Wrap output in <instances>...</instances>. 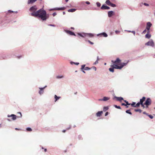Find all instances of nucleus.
<instances>
[{"label": "nucleus", "mask_w": 155, "mask_h": 155, "mask_svg": "<svg viewBox=\"0 0 155 155\" xmlns=\"http://www.w3.org/2000/svg\"><path fill=\"white\" fill-rule=\"evenodd\" d=\"M18 113L19 114H20V116H19V117H21L22 114H21V113H20V112H19Z\"/></svg>", "instance_id": "obj_50"}, {"label": "nucleus", "mask_w": 155, "mask_h": 155, "mask_svg": "<svg viewBox=\"0 0 155 155\" xmlns=\"http://www.w3.org/2000/svg\"><path fill=\"white\" fill-rule=\"evenodd\" d=\"M47 150L46 149H45L44 150V151L45 152H46L47 151Z\"/></svg>", "instance_id": "obj_52"}, {"label": "nucleus", "mask_w": 155, "mask_h": 155, "mask_svg": "<svg viewBox=\"0 0 155 155\" xmlns=\"http://www.w3.org/2000/svg\"><path fill=\"white\" fill-rule=\"evenodd\" d=\"M126 112L128 113V114H132V113L131 112H130V110H127L126 111Z\"/></svg>", "instance_id": "obj_30"}, {"label": "nucleus", "mask_w": 155, "mask_h": 155, "mask_svg": "<svg viewBox=\"0 0 155 155\" xmlns=\"http://www.w3.org/2000/svg\"><path fill=\"white\" fill-rule=\"evenodd\" d=\"M66 2H68V0H65Z\"/></svg>", "instance_id": "obj_55"}, {"label": "nucleus", "mask_w": 155, "mask_h": 155, "mask_svg": "<svg viewBox=\"0 0 155 155\" xmlns=\"http://www.w3.org/2000/svg\"><path fill=\"white\" fill-rule=\"evenodd\" d=\"M86 35L90 37H92L94 36V35L91 33L87 34Z\"/></svg>", "instance_id": "obj_24"}, {"label": "nucleus", "mask_w": 155, "mask_h": 155, "mask_svg": "<svg viewBox=\"0 0 155 155\" xmlns=\"http://www.w3.org/2000/svg\"><path fill=\"white\" fill-rule=\"evenodd\" d=\"M88 42L89 43L91 44V45H93L94 44V43L92 42H91L90 40H88Z\"/></svg>", "instance_id": "obj_41"}, {"label": "nucleus", "mask_w": 155, "mask_h": 155, "mask_svg": "<svg viewBox=\"0 0 155 155\" xmlns=\"http://www.w3.org/2000/svg\"><path fill=\"white\" fill-rule=\"evenodd\" d=\"M63 77V76H57L56 78L58 79H59V78H62Z\"/></svg>", "instance_id": "obj_38"}, {"label": "nucleus", "mask_w": 155, "mask_h": 155, "mask_svg": "<svg viewBox=\"0 0 155 155\" xmlns=\"http://www.w3.org/2000/svg\"><path fill=\"white\" fill-rule=\"evenodd\" d=\"M26 130L28 131H32V129L29 127L27 128Z\"/></svg>", "instance_id": "obj_33"}, {"label": "nucleus", "mask_w": 155, "mask_h": 155, "mask_svg": "<svg viewBox=\"0 0 155 155\" xmlns=\"http://www.w3.org/2000/svg\"><path fill=\"white\" fill-rule=\"evenodd\" d=\"M71 64H72V63H73L74 64H76V65H78L79 64V63H78V62H71Z\"/></svg>", "instance_id": "obj_37"}, {"label": "nucleus", "mask_w": 155, "mask_h": 155, "mask_svg": "<svg viewBox=\"0 0 155 155\" xmlns=\"http://www.w3.org/2000/svg\"><path fill=\"white\" fill-rule=\"evenodd\" d=\"M17 13V12H13V11H12L11 10H9L8 11L7 14H8L9 13Z\"/></svg>", "instance_id": "obj_25"}, {"label": "nucleus", "mask_w": 155, "mask_h": 155, "mask_svg": "<svg viewBox=\"0 0 155 155\" xmlns=\"http://www.w3.org/2000/svg\"><path fill=\"white\" fill-rule=\"evenodd\" d=\"M143 113L144 114H145L146 115H148V114L147 113V112H143Z\"/></svg>", "instance_id": "obj_45"}, {"label": "nucleus", "mask_w": 155, "mask_h": 155, "mask_svg": "<svg viewBox=\"0 0 155 155\" xmlns=\"http://www.w3.org/2000/svg\"><path fill=\"white\" fill-rule=\"evenodd\" d=\"M149 105H146V107H145V108L146 107V108H147L148 107V106Z\"/></svg>", "instance_id": "obj_51"}, {"label": "nucleus", "mask_w": 155, "mask_h": 155, "mask_svg": "<svg viewBox=\"0 0 155 155\" xmlns=\"http://www.w3.org/2000/svg\"><path fill=\"white\" fill-rule=\"evenodd\" d=\"M154 109H155V107L154 108Z\"/></svg>", "instance_id": "obj_64"}, {"label": "nucleus", "mask_w": 155, "mask_h": 155, "mask_svg": "<svg viewBox=\"0 0 155 155\" xmlns=\"http://www.w3.org/2000/svg\"><path fill=\"white\" fill-rule=\"evenodd\" d=\"M46 87V86H45V87L43 88H39L40 89V91L39 92V93L41 95V94L43 93V92H44L43 90Z\"/></svg>", "instance_id": "obj_12"}, {"label": "nucleus", "mask_w": 155, "mask_h": 155, "mask_svg": "<svg viewBox=\"0 0 155 155\" xmlns=\"http://www.w3.org/2000/svg\"><path fill=\"white\" fill-rule=\"evenodd\" d=\"M147 116H148L151 119H153V117L151 115H150L148 114Z\"/></svg>", "instance_id": "obj_36"}, {"label": "nucleus", "mask_w": 155, "mask_h": 155, "mask_svg": "<svg viewBox=\"0 0 155 155\" xmlns=\"http://www.w3.org/2000/svg\"><path fill=\"white\" fill-rule=\"evenodd\" d=\"M83 72L84 73H85V71H83Z\"/></svg>", "instance_id": "obj_59"}, {"label": "nucleus", "mask_w": 155, "mask_h": 155, "mask_svg": "<svg viewBox=\"0 0 155 155\" xmlns=\"http://www.w3.org/2000/svg\"><path fill=\"white\" fill-rule=\"evenodd\" d=\"M65 31L66 32L67 34H68L70 35H74V36H75V34L74 32H72L71 31H70L66 30H65Z\"/></svg>", "instance_id": "obj_7"}, {"label": "nucleus", "mask_w": 155, "mask_h": 155, "mask_svg": "<svg viewBox=\"0 0 155 155\" xmlns=\"http://www.w3.org/2000/svg\"><path fill=\"white\" fill-rule=\"evenodd\" d=\"M105 3L107 5H109V6L110 5L111 3L109 0H107Z\"/></svg>", "instance_id": "obj_20"}, {"label": "nucleus", "mask_w": 155, "mask_h": 155, "mask_svg": "<svg viewBox=\"0 0 155 155\" xmlns=\"http://www.w3.org/2000/svg\"><path fill=\"white\" fill-rule=\"evenodd\" d=\"M77 92H76L75 93H74V94H77Z\"/></svg>", "instance_id": "obj_60"}, {"label": "nucleus", "mask_w": 155, "mask_h": 155, "mask_svg": "<svg viewBox=\"0 0 155 155\" xmlns=\"http://www.w3.org/2000/svg\"><path fill=\"white\" fill-rule=\"evenodd\" d=\"M57 15V13L56 12H54L52 14V15L53 17H54Z\"/></svg>", "instance_id": "obj_44"}, {"label": "nucleus", "mask_w": 155, "mask_h": 155, "mask_svg": "<svg viewBox=\"0 0 155 155\" xmlns=\"http://www.w3.org/2000/svg\"><path fill=\"white\" fill-rule=\"evenodd\" d=\"M65 9V8L63 7L61 8H56L53 9L54 10H64ZM51 10H53V9H51Z\"/></svg>", "instance_id": "obj_13"}, {"label": "nucleus", "mask_w": 155, "mask_h": 155, "mask_svg": "<svg viewBox=\"0 0 155 155\" xmlns=\"http://www.w3.org/2000/svg\"><path fill=\"white\" fill-rule=\"evenodd\" d=\"M121 105H124V106H127V105H126L124 103H122L121 104Z\"/></svg>", "instance_id": "obj_48"}, {"label": "nucleus", "mask_w": 155, "mask_h": 155, "mask_svg": "<svg viewBox=\"0 0 155 155\" xmlns=\"http://www.w3.org/2000/svg\"><path fill=\"white\" fill-rule=\"evenodd\" d=\"M7 120H8V121H11V120H9V119H7Z\"/></svg>", "instance_id": "obj_56"}, {"label": "nucleus", "mask_w": 155, "mask_h": 155, "mask_svg": "<svg viewBox=\"0 0 155 155\" xmlns=\"http://www.w3.org/2000/svg\"><path fill=\"white\" fill-rule=\"evenodd\" d=\"M108 114V112H106V113H105V116H107Z\"/></svg>", "instance_id": "obj_49"}, {"label": "nucleus", "mask_w": 155, "mask_h": 155, "mask_svg": "<svg viewBox=\"0 0 155 155\" xmlns=\"http://www.w3.org/2000/svg\"><path fill=\"white\" fill-rule=\"evenodd\" d=\"M49 26H54H54H55V25H48Z\"/></svg>", "instance_id": "obj_47"}, {"label": "nucleus", "mask_w": 155, "mask_h": 155, "mask_svg": "<svg viewBox=\"0 0 155 155\" xmlns=\"http://www.w3.org/2000/svg\"><path fill=\"white\" fill-rule=\"evenodd\" d=\"M108 100H109V97H103V99H99V101H107Z\"/></svg>", "instance_id": "obj_15"}, {"label": "nucleus", "mask_w": 155, "mask_h": 155, "mask_svg": "<svg viewBox=\"0 0 155 155\" xmlns=\"http://www.w3.org/2000/svg\"><path fill=\"white\" fill-rule=\"evenodd\" d=\"M99 60V59L98 58V57L97 56V59L96 61L94 62V64H98V60Z\"/></svg>", "instance_id": "obj_28"}, {"label": "nucleus", "mask_w": 155, "mask_h": 155, "mask_svg": "<svg viewBox=\"0 0 155 155\" xmlns=\"http://www.w3.org/2000/svg\"><path fill=\"white\" fill-rule=\"evenodd\" d=\"M101 9L103 10L108 9H110V7L108 6L105 5H103L101 7Z\"/></svg>", "instance_id": "obj_10"}, {"label": "nucleus", "mask_w": 155, "mask_h": 155, "mask_svg": "<svg viewBox=\"0 0 155 155\" xmlns=\"http://www.w3.org/2000/svg\"><path fill=\"white\" fill-rule=\"evenodd\" d=\"M151 103V100L150 98H147L144 103V105H150Z\"/></svg>", "instance_id": "obj_4"}, {"label": "nucleus", "mask_w": 155, "mask_h": 155, "mask_svg": "<svg viewBox=\"0 0 155 155\" xmlns=\"http://www.w3.org/2000/svg\"><path fill=\"white\" fill-rule=\"evenodd\" d=\"M76 10V9L73 8L68 10V12H75Z\"/></svg>", "instance_id": "obj_18"}, {"label": "nucleus", "mask_w": 155, "mask_h": 155, "mask_svg": "<svg viewBox=\"0 0 155 155\" xmlns=\"http://www.w3.org/2000/svg\"><path fill=\"white\" fill-rule=\"evenodd\" d=\"M141 4L142 5H144L145 6H149V4H147V3H141L140 5V6H141Z\"/></svg>", "instance_id": "obj_32"}, {"label": "nucleus", "mask_w": 155, "mask_h": 155, "mask_svg": "<svg viewBox=\"0 0 155 155\" xmlns=\"http://www.w3.org/2000/svg\"><path fill=\"white\" fill-rule=\"evenodd\" d=\"M152 26V24L150 22H148L147 23V26L146 29L147 30L148 32L149 33L150 32L149 30L150 27Z\"/></svg>", "instance_id": "obj_6"}, {"label": "nucleus", "mask_w": 155, "mask_h": 155, "mask_svg": "<svg viewBox=\"0 0 155 155\" xmlns=\"http://www.w3.org/2000/svg\"><path fill=\"white\" fill-rule=\"evenodd\" d=\"M121 60L118 58H116L115 61L112 60L111 62L114 65L110 66L111 68L109 69V71L113 72L114 69H121L122 68L126 65L127 62L125 63L124 62L121 63Z\"/></svg>", "instance_id": "obj_2"}, {"label": "nucleus", "mask_w": 155, "mask_h": 155, "mask_svg": "<svg viewBox=\"0 0 155 155\" xmlns=\"http://www.w3.org/2000/svg\"><path fill=\"white\" fill-rule=\"evenodd\" d=\"M100 35H103V36L104 37H107V35L104 32L102 33Z\"/></svg>", "instance_id": "obj_23"}, {"label": "nucleus", "mask_w": 155, "mask_h": 155, "mask_svg": "<svg viewBox=\"0 0 155 155\" xmlns=\"http://www.w3.org/2000/svg\"><path fill=\"white\" fill-rule=\"evenodd\" d=\"M96 5L97 6L99 7L101 6V4L100 3L97 2L96 3Z\"/></svg>", "instance_id": "obj_34"}, {"label": "nucleus", "mask_w": 155, "mask_h": 155, "mask_svg": "<svg viewBox=\"0 0 155 155\" xmlns=\"http://www.w3.org/2000/svg\"><path fill=\"white\" fill-rule=\"evenodd\" d=\"M63 15H65V12H63Z\"/></svg>", "instance_id": "obj_53"}, {"label": "nucleus", "mask_w": 155, "mask_h": 155, "mask_svg": "<svg viewBox=\"0 0 155 155\" xmlns=\"http://www.w3.org/2000/svg\"><path fill=\"white\" fill-rule=\"evenodd\" d=\"M42 149H43V147H42Z\"/></svg>", "instance_id": "obj_63"}, {"label": "nucleus", "mask_w": 155, "mask_h": 155, "mask_svg": "<svg viewBox=\"0 0 155 155\" xmlns=\"http://www.w3.org/2000/svg\"><path fill=\"white\" fill-rule=\"evenodd\" d=\"M114 12L113 11H109L108 12V16L109 17H110L114 15Z\"/></svg>", "instance_id": "obj_11"}, {"label": "nucleus", "mask_w": 155, "mask_h": 155, "mask_svg": "<svg viewBox=\"0 0 155 155\" xmlns=\"http://www.w3.org/2000/svg\"><path fill=\"white\" fill-rule=\"evenodd\" d=\"M135 111L136 112H139L140 113L142 112V110L140 109H135Z\"/></svg>", "instance_id": "obj_27"}, {"label": "nucleus", "mask_w": 155, "mask_h": 155, "mask_svg": "<svg viewBox=\"0 0 155 155\" xmlns=\"http://www.w3.org/2000/svg\"><path fill=\"white\" fill-rule=\"evenodd\" d=\"M15 130H18V129L17 128H15Z\"/></svg>", "instance_id": "obj_61"}, {"label": "nucleus", "mask_w": 155, "mask_h": 155, "mask_svg": "<svg viewBox=\"0 0 155 155\" xmlns=\"http://www.w3.org/2000/svg\"><path fill=\"white\" fill-rule=\"evenodd\" d=\"M146 99V98L145 97H143L142 99L140 100V101L137 104V106H140V105H141V106H142L143 108H144L145 106H144V103H143V102L145 101Z\"/></svg>", "instance_id": "obj_3"}, {"label": "nucleus", "mask_w": 155, "mask_h": 155, "mask_svg": "<svg viewBox=\"0 0 155 155\" xmlns=\"http://www.w3.org/2000/svg\"><path fill=\"white\" fill-rule=\"evenodd\" d=\"M115 32L116 34H118L120 32V31H119L116 30L115 31Z\"/></svg>", "instance_id": "obj_42"}, {"label": "nucleus", "mask_w": 155, "mask_h": 155, "mask_svg": "<svg viewBox=\"0 0 155 155\" xmlns=\"http://www.w3.org/2000/svg\"><path fill=\"white\" fill-rule=\"evenodd\" d=\"M91 68L94 69L95 71L96 70V68L95 67H93Z\"/></svg>", "instance_id": "obj_43"}, {"label": "nucleus", "mask_w": 155, "mask_h": 155, "mask_svg": "<svg viewBox=\"0 0 155 155\" xmlns=\"http://www.w3.org/2000/svg\"><path fill=\"white\" fill-rule=\"evenodd\" d=\"M38 8L36 5L31 6L29 9V11L31 12L30 15L33 17H38L42 20H46L48 16H47L46 11L42 9L37 11Z\"/></svg>", "instance_id": "obj_1"}, {"label": "nucleus", "mask_w": 155, "mask_h": 155, "mask_svg": "<svg viewBox=\"0 0 155 155\" xmlns=\"http://www.w3.org/2000/svg\"><path fill=\"white\" fill-rule=\"evenodd\" d=\"M125 101V102L126 103L125 104L127 106L128 105H130V104L128 103L127 101Z\"/></svg>", "instance_id": "obj_35"}, {"label": "nucleus", "mask_w": 155, "mask_h": 155, "mask_svg": "<svg viewBox=\"0 0 155 155\" xmlns=\"http://www.w3.org/2000/svg\"><path fill=\"white\" fill-rule=\"evenodd\" d=\"M8 117H12V120H15L16 119L17 116L14 114H12L11 115H8L7 116Z\"/></svg>", "instance_id": "obj_9"}, {"label": "nucleus", "mask_w": 155, "mask_h": 155, "mask_svg": "<svg viewBox=\"0 0 155 155\" xmlns=\"http://www.w3.org/2000/svg\"><path fill=\"white\" fill-rule=\"evenodd\" d=\"M85 3L87 4V5H89L90 4V2H89L87 1L85 2Z\"/></svg>", "instance_id": "obj_46"}, {"label": "nucleus", "mask_w": 155, "mask_h": 155, "mask_svg": "<svg viewBox=\"0 0 155 155\" xmlns=\"http://www.w3.org/2000/svg\"><path fill=\"white\" fill-rule=\"evenodd\" d=\"M117 100L121 102V101L123 100V98L122 97H116Z\"/></svg>", "instance_id": "obj_17"}, {"label": "nucleus", "mask_w": 155, "mask_h": 155, "mask_svg": "<svg viewBox=\"0 0 155 155\" xmlns=\"http://www.w3.org/2000/svg\"><path fill=\"white\" fill-rule=\"evenodd\" d=\"M110 6H111L113 7H115L116 6V5L113 3H111Z\"/></svg>", "instance_id": "obj_39"}, {"label": "nucleus", "mask_w": 155, "mask_h": 155, "mask_svg": "<svg viewBox=\"0 0 155 155\" xmlns=\"http://www.w3.org/2000/svg\"><path fill=\"white\" fill-rule=\"evenodd\" d=\"M108 109V108L107 107H104L103 108V111H105L107 110Z\"/></svg>", "instance_id": "obj_31"}, {"label": "nucleus", "mask_w": 155, "mask_h": 155, "mask_svg": "<svg viewBox=\"0 0 155 155\" xmlns=\"http://www.w3.org/2000/svg\"><path fill=\"white\" fill-rule=\"evenodd\" d=\"M147 32V29H146L144 30L143 31V32H142V34H145L146 33V32Z\"/></svg>", "instance_id": "obj_40"}, {"label": "nucleus", "mask_w": 155, "mask_h": 155, "mask_svg": "<svg viewBox=\"0 0 155 155\" xmlns=\"http://www.w3.org/2000/svg\"><path fill=\"white\" fill-rule=\"evenodd\" d=\"M133 32L134 34H135V31H133Z\"/></svg>", "instance_id": "obj_57"}, {"label": "nucleus", "mask_w": 155, "mask_h": 155, "mask_svg": "<svg viewBox=\"0 0 155 155\" xmlns=\"http://www.w3.org/2000/svg\"><path fill=\"white\" fill-rule=\"evenodd\" d=\"M55 100V102H56L60 98V97H58L56 95H55L54 96Z\"/></svg>", "instance_id": "obj_22"}, {"label": "nucleus", "mask_w": 155, "mask_h": 155, "mask_svg": "<svg viewBox=\"0 0 155 155\" xmlns=\"http://www.w3.org/2000/svg\"><path fill=\"white\" fill-rule=\"evenodd\" d=\"M103 113V112L102 111H99L96 113V116L97 117H100Z\"/></svg>", "instance_id": "obj_14"}, {"label": "nucleus", "mask_w": 155, "mask_h": 155, "mask_svg": "<svg viewBox=\"0 0 155 155\" xmlns=\"http://www.w3.org/2000/svg\"><path fill=\"white\" fill-rule=\"evenodd\" d=\"M150 32L148 33L147 32V34L145 35L146 38H149L151 37V35L149 34Z\"/></svg>", "instance_id": "obj_19"}, {"label": "nucleus", "mask_w": 155, "mask_h": 155, "mask_svg": "<svg viewBox=\"0 0 155 155\" xmlns=\"http://www.w3.org/2000/svg\"><path fill=\"white\" fill-rule=\"evenodd\" d=\"M71 128V126H70L68 128H67L66 130H62V132L63 133H65L66 132V131L67 130H69Z\"/></svg>", "instance_id": "obj_26"}, {"label": "nucleus", "mask_w": 155, "mask_h": 155, "mask_svg": "<svg viewBox=\"0 0 155 155\" xmlns=\"http://www.w3.org/2000/svg\"><path fill=\"white\" fill-rule=\"evenodd\" d=\"M131 106H132V107H139V106H137V104H136V103L135 102H133L131 104Z\"/></svg>", "instance_id": "obj_16"}, {"label": "nucleus", "mask_w": 155, "mask_h": 155, "mask_svg": "<svg viewBox=\"0 0 155 155\" xmlns=\"http://www.w3.org/2000/svg\"><path fill=\"white\" fill-rule=\"evenodd\" d=\"M78 35L80 36L81 37H84L85 36H86V34H82L80 33H78Z\"/></svg>", "instance_id": "obj_21"}, {"label": "nucleus", "mask_w": 155, "mask_h": 155, "mask_svg": "<svg viewBox=\"0 0 155 155\" xmlns=\"http://www.w3.org/2000/svg\"><path fill=\"white\" fill-rule=\"evenodd\" d=\"M114 106L115 107V108H117V109H121V108L120 107V106H117V105H114Z\"/></svg>", "instance_id": "obj_29"}, {"label": "nucleus", "mask_w": 155, "mask_h": 155, "mask_svg": "<svg viewBox=\"0 0 155 155\" xmlns=\"http://www.w3.org/2000/svg\"><path fill=\"white\" fill-rule=\"evenodd\" d=\"M75 127V125H74V127Z\"/></svg>", "instance_id": "obj_62"}, {"label": "nucleus", "mask_w": 155, "mask_h": 155, "mask_svg": "<svg viewBox=\"0 0 155 155\" xmlns=\"http://www.w3.org/2000/svg\"><path fill=\"white\" fill-rule=\"evenodd\" d=\"M145 45H146L150 46L152 47L154 46V43H153V42L152 41H149L146 43Z\"/></svg>", "instance_id": "obj_5"}, {"label": "nucleus", "mask_w": 155, "mask_h": 155, "mask_svg": "<svg viewBox=\"0 0 155 155\" xmlns=\"http://www.w3.org/2000/svg\"><path fill=\"white\" fill-rule=\"evenodd\" d=\"M126 106V107H127V108H128V106L127 105V106Z\"/></svg>", "instance_id": "obj_58"}, {"label": "nucleus", "mask_w": 155, "mask_h": 155, "mask_svg": "<svg viewBox=\"0 0 155 155\" xmlns=\"http://www.w3.org/2000/svg\"><path fill=\"white\" fill-rule=\"evenodd\" d=\"M71 29H74V28L73 27H71Z\"/></svg>", "instance_id": "obj_54"}, {"label": "nucleus", "mask_w": 155, "mask_h": 155, "mask_svg": "<svg viewBox=\"0 0 155 155\" xmlns=\"http://www.w3.org/2000/svg\"><path fill=\"white\" fill-rule=\"evenodd\" d=\"M85 65H83L81 66V69L82 70H83V69H84V70H90V69H91V68H89L88 67H85Z\"/></svg>", "instance_id": "obj_8"}]
</instances>
